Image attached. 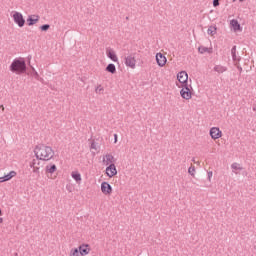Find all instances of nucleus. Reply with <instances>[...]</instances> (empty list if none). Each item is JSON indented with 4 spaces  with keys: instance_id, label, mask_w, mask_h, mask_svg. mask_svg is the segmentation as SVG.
Here are the masks:
<instances>
[{
    "instance_id": "f03ea898",
    "label": "nucleus",
    "mask_w": 256,
    "mask_h": 256,
    "mask_svg": "<svg viewBox=\"0 0 256 256\" xmlns=\"http://www.w3.org/2000/svg\"><path fill=\"white\" fill-rule=\"evenodd\" d=\"M9 71H11V73H14L15 75H23V73H26L27 62L25 61V58H15L9 66Z\"/></svg>"
},
{
    "instance_id": "4468645a",
    "label": "nucleus",
    "mask_w": 256,
    "mask_h": 256,
    "mask_svg": "<svg viewBox=\"0 0 256 256\" xmlns=\"http://www.w3.org/2000/svg\"><path fill=\"white\" fill-rule=\"evenodd\" d=\"M30 167H31L33 173H40V171H41V162L37 158L33 159L30 162Z\"/></svg>"
},
{
    "instance_id": "9d476101",
    "label": "nucleus",
    "mask_w": 256,
    "mask_h": 256,
    "mask_svg": "<svg viewBox=\"0 0 256 256\" xmlns=\"http://www.w3.org/2000/svg\"><path fill=\"white\" fill-rule=\"evenodd\" d=\"M77 249L80 251L81 256H87L91 253V245L88 243L80 244Z\"/></svg>"
},
{
    "instance_id": "9b49d317",
    "label": "nucleus",
    "mask_w": 256,
    "mask_h": 256,
    "mask_svg": "<svg viewBox=\"0 0 256 256\" xmlns=\"http://www.w3.org/2000/svg\"><path fill=\"white\" fill-rule=\"evenodd\" d=\"M156 63L158 67H165L167 65V57L163 53L158 52L156 54Z\"/></svg>"
},
{
    "instance_id": "ddd939ff",
    "label": "nucleus",
    "mask_w": 256,
    "mask_h": 256,
    "mask_svg": "<svg viewBox=\"0 0 256 256\" xmlns=\"http://www.w3.org/2000/svg\"><path fill=\"white\" fill-rule=\"evenodd\" d=\"M105 173L109 179H113V177L117 175V166H115V164H110L106 167Z\"/></svg>"
},
{
    "instance_id": "39448f33",
    "label": "nucleus",
    "mask_w": 256,
    "mask_h": 256,
    "mask_svg": "<svg viewBox=\"0 0 256 256\" xmlns=\"http://www.w3.org/2000/svg\"><path fill=\"white\" fill-rule=\"evenodd\" d=\"M180 88V97H182L184 101H191L193 99V88L189 85Z\"/></svg>"
},
{
    "instance_id": "6ab92c4d",
    "label": "nucleus",
    "mask_w": 256,
    "mask_h": 256,
    "mask_svg": "<svg viewBox=\"0 0 256 256\" xmlns=\"http://www.w3.org/2000/svg\"><path fill=\"white\" fill-rule=\"evenodd\" d=\"M71 177L72 179H74V181H76V183H81V181H83V178L81 176V173H79V171H73L71 173Z\"/></svg>"
},
{
    "instance_id": "a878e982",
    "label": "nucleus",
    "mask_w": 256,
    "mask_h": 256,
    "mask_svg": "<svg viewBox=\"0 0 256 256\" xmlns=\"http://www.w3.org/2000/svg\"><path fill=\"white\" fill-rule=\"evenodd\" d=\"M214 71H216V73H225V71H227V67L222 65H216L214 67Z\"/></svg>"
},
{
    "instance_id": "72a5a7b5",
    "label": "nucleus",
    "mask_w": 256,
    "mask_h": 256,
    "mask_svg": "<svg viewBox=\"0 0 256 256\" xmlns=\"http://www.w3.org/2000/svg\"><path fill=\"white\" fill-rule=\"evenodd\" d=\"M0 107H1L2 111H5V106L1 105Z\"/></svg>"
},
{
    "instance_id": "f704fd0d",
    "label": "nucleus",
    "mask_w": 256,
    "mask_h": 256,
    "mask_svg": "<svg viewBox=\"0 0 256 256\" xmlns=\"http://www.w3.org/2000/svg\"><path fill=\"white\" fill-rule=\"evenodd\" d=\"M3 223V218L0 217V225Z\"/></svg>"
},
{
    "instance_id": "473e14b6",
    "label": "nucleus",
    "mask_w": 256,
    "mask_h": 256,
    "mask_svg": "<svg viewBox=\"0 0 256 256\" xmlns=\"http://www.w3.org/2000/svg\"><path fill=\"white\" fill-rule=\"evenodd\" d=\"M114 137V143H117V134H115Z\"/></svg>"
},
{
    "instance_id": "f257e3e1",
    "label": "nucleus",
    "mask_w": 256,
    "mask_h": 256,
    "mask_svg": "<svg viewBox=\"0 0 256 256\" xmlns=\"http://www.w3.org/2000/svg\"><path fill=\"white\" fill-rule=\"evenodd\" d=\"M34 155L38 161H52L55 159V150L45 143H38L34 147Z\"/></svg>"
},
{
    "instance_id": "c85d7f7f",
    "label": "nucleus",
    "mask_w": 256,
    "mask_h": 256,
    "mask_svg": "<svg viewBox=\"0 0 256 256\" xmlns=\"http://www.w3.org/2000/svg\"><path fill=\"white\" fill-rule=\"evenodd\" d=\"M51 26H49V24H45V25H42L41 27H40V29H41V31H49V28H50Z\"/></svg>"
},
{
    "instance_id": "393cba45",
    "label": "nucleus",
    "mask_w": 256,
    "mask_h": 256,
    "mask_svg": "<svg viewBox=\"0 0 256 256\" xmlns=\"http://www.w3.org/2000/svg\"><path fill=\"white\" fill-rule=\"evenodd\" d=\"M231 55H232L233 61H240V58L237 57V46H234V47L231 49Z\"/></svg>"
},
{
    "instance_id": "5701e85b",
    "label": "nucleus",
    "mask_w": 256,
    "mask_h": 256,
    "mask_svg": "<svg viewBox=\"0 0 256 256\" xmlns=\"http://www.w3.org/2000/svg\"><path fill=\"white\" fill-rule=\"evenodd\" d=\"M95 93L97 95H103V93H105V87H103V85L101 84H98L96 87H95Z\"/></svg>"
},
{
    "instance_id": "1a4fd4ad",
    "label": "nucleus",
    "mask_w": 256,
    "mask_h": 256,
    "mask_svg": "<svg viewBox=\"0 0 256 256\" xmlns=\"http://www.w3.org/2000/svg\"><path fill=\"white\" fill-rule=\"evenodd\" d=\"M230 29L233 33H241V31H243V27H241V24L237 19L230 20Z\"/></svg>"
},
{
    "instance_id": "c9c22d12",
    "label": "nucleus",
    "mask_w": 256,
    "mask_h": 256,
    "mask_svg": "<svg viewBox=\"0 0 256 256\" xmlns=\"http://www.w3.org/2000/svg\"><path fill=\"white\" fill-rule=\"evenodd\" d=\"M1 215H2V212H1V209H0V217H1Z\"/></svg>"
},
{
    "instance_id": "bb28decb",
    "label": "nucleus",
    "mask_w": 256,
    "mask_h": 256,
    "mask_svg": "<svg viewBox=\"0 0 256 256\" xmlns=\"http://www.w3.org/2000/svg\"><path fill=\"white\" fill-rule=\"evenodd\" d=\"M69 256H81V252L79 251V248L74 247L70 250Z\"/></svg>"
},
{
    "instance_id": "412c9836",
    "label": "nucleus",
    "mask_w": 256,
    "mask_h": 256,
    "mask_svg": "<svg viewBox=\"0 0 256 256\" xmlns=\"http://www.w3.org/2000/svg\"><path fill=\"white\" fill-rule=\"evenodd\" d=\"M107 73H111L112 75H115L117 73V67H115V64H108L106 67Z\"/></svg>"
},
{
    "instance_id": "b1692460",
    "label": "nucleus",
    "mask_w": 256,
    "mask_h": 256,
    "mask_svg": "<svg viewBox=\"0 0 256 256\" xmlns=\"http://www.w3.org/2000/svg\"><path fill=\"white\" fill-rule=\"evenodd\" d=\"M231 169L234 173H237V171H243V167L239 163H233L231 165Z\"/></svg>"
},
{
    "instance_id": "7c9ffc66",
    "label": "nucleus",
    "mask_w": 256,
    "mask_h": 256,
    "mask_svg": "<svg viewBox=\"0 0 256 256\" xmlns=\"http://www.w3.org/2000/svg\"><path fill=\"white\" fill-rule=\"evenodd\" d=\"M213 179V171L208 172V181H211Z\"/></svg>"
},
{
    "instance_id": "2f4dec72",
    "label": "nucleus",
    "mask_w": 256,
    "mask_h": 256,
    "mask_svg": "<svg viewBox=\"0 0 256 256\" xmlns=\"http://www.w3.org/2000/svg\"><path fill=\"white\" fill-rule=\"evenodd\" d=\"M213 6L219 7V0H213Z\"/></svg>"
},
{
    "instance_id": "aec40b11",
    "label": "nucleus",
    "mask_w": 256,
    "mask_h": 256,
    "mask_svg": "<svg viewBox=\"0 0 256 256\" xmlns=\"http://www.w3.org/2000/svg\"><path fill=\"white\" fill-rule=\"evenodd\" d=\"M198 53H200L201 55H203L205 53H213V48H208V47H205V46H199Z\"/></svg>"
},
{
    "instance_id": "2eb2a0df",
    "label": "nucleus",
    "mask_w": 256,
    "mask_h": 256,
    "mask_svg": "<svg viewBox=\"0 0 256 256\" xmlns=\"http://www.w3.org/2000/svg\"><path fill=\"white\" fill-rule=\"evenodd\" d=\"M103 163H105V165H115V156L113 154H106L103 157Z\"/></svg>"
},
{
    "instance_id": "4be33fe9",
    "label": "nucleus",
    "mask_w": 256,
    "mask_h": 256,
    "mask_svg": "<svg viewBox=\"0 0 256 256\" xmlns=\"http://www.w3.org/2000/svg\"><path fill=\"white\" fill-rule=\"evenodd\" d=\"M208 35H210V37H215V35H217V27L216 26H210L207 30Z\"/></svg>"
},
{
    "instance_id": "20e7f679",
    "label": "nucleus",
    "mask_w": 256,
    "mask_h": 256,
    "mask_svg": "<svg viewBox=\"0 0 256 256\" xmlns=\"http://www.w3.org/2000/svg\"><path fill=\"white\" fill-rule=\"evenodd\" d=\"M177 81L176 85L181 89V87L187 86L189 83V74L186 71H180L177 73Z\"/></svg>"
},
{
    "instance_id": "e433bc0d",
    "label": "nucleus",
    "mask_w": 256,
    "mask_h": 256,
    "mask_svg": "<svg viewBox=\"0 0 256 256\" xmlns=\"http://www.w3.org/2000/svg\"><path fill=\"white\" fill-rule=\"evenodd\" d=\"M233 1H237V0H233Z\"/></svg>"
},
{
    "instance_id": "a211bd4d",
    "label": "nucleus",
    "mask_w": 256,
    "mask_h": 256,
    "mask_svg": "<svg viewBox=\"0 0 256 256\" xmlns=\"http://www.w3.org/2000/svg\"><path fill=\"white\" fill-rule=\"evenodd\" d=\"M27 24L29 27H33L36 23H39V16L31 15L27 18Z\"/></svg>"
},
{
    "instance_id": "0eeeda50",
    "label": "nucleus",
    "mask_w": 256,
    "mask_h": 256,
    "mask_svg": "<svg viewBox=\"0 0 256 256\" xmlns=\"http://www.w3.org/2000/svg\"><path fill=\"white\" fill-rule=\"evenodd\" d=\"M100 191L105 197H111V195H113V186H111L109 182L103 181L100 184Z\"/></svg>"
},
{
    "instance_id": "f8f14e48",
    "label": "nucleus",
    "mask_w": 256,
    "mask_h": 256,
    "mask_svg": "<svg viewBox=\"0 0 256 256\" xmlns=\"http://www.w3.org/2000/svg\"><path fill=\"white\" fill-rule=\"evenodd\" d=\"M57 171V164L50 162L46 165L45 167V173L46 175L51 179L53 173H55Z\"/></svg>"
},
{
    "instance_id": "c756f323",
    "label": "nucleus",
    "mask_w": 256,
    "mask_h": 256,
    "mask_svg": "<svg viewBox=\"0 0 256 256\" xmlns=\"http://www.w3.org/2000/svg\"><path fill=\"white\" fill-rule=\"evenodd\" d=\"M90 149H93L94 151H97V143L92 142L91 146H90Z\"/></svg>"
},
{
    "instance_id": "cd10ccee",
    "label": "nucleus",
    "mask_w": 256,
    "mask_h": 256,
    "mask_svg": "<svg viewBox=\"0 0 256 256\" xmlns=\"http://www.w3.org/2000/svg\"><path fill=\"white\" fill-rule=\"evenodd\" d=\"M188 173H189L192 177H195V166H191V167L188 169Z\"/></svg>"
},
{
    "instance_id": "6e6552de",
    "label": "nucleus",
    "mask_w": 256,
    "mask_h": 256,
    "mask_svg": "<svg viewBox=\"0 0 256 256\" xmlns=\"http://www.w3.org/2000/svg\"><path fill=\"white\" fill-rule=\"evenodd\" d=\"M209 135L213 141H217V139L223 137V131H221V128L214 126L210 128Z\"/></svg>"
},
{
    "instance_id": "7ed1b4c3",
    "label": "nucleus",
    "mask_w": 256,
    "mask_h": 256,
    "mask_svg": "<svg viewBox=\"0 0 256 256\" xmlns=\"http://www.w3.org/2000/svg\"><path fill=\"white\" fill-rule=\"evenodd\" d=\"M10 15L15 25H17V27H20V29H22V27H25L26 21L25 16H23V13L14 10L10 13Z\"/></svg>"
},
{
    "instance_id": "dca6fc26",
    "label": "nucleus",
    "mask_w": 256,
    "mask_h": 256,
    "mask_svg": "<svg viewBox=\"0 0 256 256\" xmlns=\"http://www.w3.org/2000/svg\"><path fill=\"white\" fill-rule=\"evenodd\" d=\"M13 177H17V172L15 171H10L9 174L0 177V183H5V181H11Z\"/></svg>"
},
{
    "instance_id": "f3484780",
    "label": "nucleus",
    "mask_w": 256,
    "mask_h": 256,
    "mask_svg": "<svg viewBox=\"0 0 256 256\" xmlns=\"http://www.w3.org/2000/svg\"><path fill=\"white\" fill-rule=\"evenodd\" d=\"M106 55H107L108 59H111V61H113L114 63L119 62V57L117 56V53H115V51L108 50V51H106Z\"/></svg>"
},
{
    "instance_id": "423d86ee",
    "label": "nucleus",
    "mask_w": 256,
    "mask_h": 256,
    "mask_svg": "<svg viewBox=\"0 0 256 256\" xmlns=\"http://www.w3.org/2000/svg\"><path fill=\"white\" fill-rule=\"evenodd\" d=\"M124 64L128 69H137V57L135 54H129L124 58Z\"/></svg>"
}]
</instances>
